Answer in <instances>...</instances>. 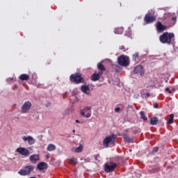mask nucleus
I'll return each mask as SVG.
<instances>
[{
	"mask_svg": "<svg viewBox=\"0 0 178 178\" xmlns=\"http://www.w3.org/2000/svg\"><path fill=\"white\" fill-rule=\"evenodd\" d=\"M175 38V33L164 32L159 36V41L161 44H167L168 45H170Z\"/></svg>",
	"mask_w": 178,
	"mask_h": 178,
	"instance_id": "obj_1",
	"label": "nucleus"
},
{
	"mask_svg": "<svg viewBox=\"0 0 178 178\" xmlns=\"http://www.w3.org/2000/svg\"><path fill=\"white\" fill-rule=\"evenodd\" d=\"M70 81L72 83H74L75 84H81L83 83H85L86 80L84 79V77H83L82 75H80L77 73L72 74L70 76Z\"/></svg>",
	"mask_w": 178,
	"mask_h": 178,
	"instance_id": "obj_2",
	"label": "nucleus"
},
{
	"mask_svg": "<svg viewBox=\"0 0 178 178\" xmlns=\"http://www.w3.org/2000/svg\"><path fill=\"white\" fill-rule=\"evenodd\" d=\"M116 138H118V136L115 134L106 136L103 140V145L106 147V148H108V147H109V144H115Z\"/></svg>",
	"mask_w": 178,
	"mask_h": 178,
	"instance_id": "obj_3",
	"label": "nucleus"
},
{
	"mask_svg": "<svg viewBox=\"0 0 178 178\" xmlns=\"http://www.w3.org/2000/svg\"><path fill=\"white\" fill-rule=\"evenodd\" d=\"M34 170V166L33 165H27L24 167V168L19 170L18 173L21 175V176H27V175H29Z\"/></svg>",
	"mask_w": 178,
	"mask_h": 178,
	"instance_id": "obj_4",
	"label": "nucleus"
},
{
	"mask_svg": "<svg viewBox=\"0 0 178 178\" xmlns=\"http://www.w3.org/2000/svg\"><path fill=\"white\" fill-rule=\"evenodd\" d=\"M118 65H120V66H129V65H130V61L129 60V57L126 56H120L118 58Z\"/></svg>",
	"mask_w": 178,
	"mask_h": 178,
	"instance_id": "obj_5",
	"label": "nucleus"
},
{
	"mask_svg": "<svg viewBox=\"0 0 178 178\" xmlns=\"http://www.w3.org/2000/svg\"><path fill=\"white\" fill-rule=\"evenodd\" d=\"M80 115L83 118H86V119L91 118V107L86 106L84 108L81 109L80 111Z\"/></svg>",
	"mask_w": 178,
	"mask_h": 178,
	"instance_id": "obj_6",
	"label": "nucleus"
},
{
	"mask_svg": "<svg viewBox=\"0 0 178 178\" xmlns=\"http://www.w3.org/2000/svg\"><path fill=\"white\" fill-rule=\"evenodd\" d=\"M156 20V17L151 15V13H148L145 15L144 17V22L146 24H151V23H154Z\"/></svg>",
	"mask_w": 178,
	"mask_h": 178,
	"instance_id": "obj_7",
	"label": "nucleus"
},
{
	"mask_svg": "<svg viewBox=\"0 0 178 178\" xmlns=\"http://www.w3.org/2000/svg\"><path fill=\"white\" fill-rule=\"evenodd\" d=\"M118 167V164L115 163H111V165L106 163L104 165V170L106 172V173H109L111 172H113L115 169Z\"/></svg>",
	"mask_w": 178,
	"mask_h": 178,
	"instance_id": "obj_8",
	"label": "nucleus"
},
{
	"mask_svg": "<svg viewBox=\"0 0 178 178\" xmlns=\"http://www.w3.org/2000/svg\"><path fill=\"white\" fill-rule=\"evenodd\" d=\"M156 30L157 33H163V31L168 30V26L162 24L161 22H157L156 23Z\"/></svg>",
	"mask_w": 178,
	"mask_h": 178,
	"instance_id": "obj_9",
	"label": "nucleus"
},
{
	"mask_svg": "<svg viewBox=\"0 0 178 178\" xmlns=\"http://www.w3.org/2000/svg\"><path fill=\"white\" fill-rule=\"evenodd\" d=\"M16 152H18V154H20V155H22V156H29L30 155V151L29 149H26V147H18L16 149Z\"/></svg>",
	"mask_w": 178,
	"mask_h": 178,
	"instance_id": "obj_10",
	"label": "nucleus"
},
{
	"mask_svg": "<svg viewBox=\"0 0 178 178\" xmlns=\"http://www.w3.org/2000/svg\"><path fill=\"white\" fill-rule=\"evenodd\" d=\"M31 108V102H26L21 108L22 113H27L29 109Z\"/></svg>",
	"mask_w": 178,
	"mask_h": 178,
	"instance_id": "obj_11",
	"label": "nucleus"
},
{
	"mask_svg": "<svg viewBox=\"0 0 178 178\" xmlns=\"http://www.w3.org/2000/svg\"><path fill=\"white\" fill-rule=\"evenodd\" d=\"M103 72H97L95 71L93 74L91 76L92 81H98L102 77Z\"/></svg>",
	"mask_w": 178,
	"mask_h": 178,
	"instance_id": "obj_12",
	"label": "nucleus"
},
{
	"mask_svg": "<svg viewBox=\"0 0 178 178\" xmlns=\"http://www.w3.org/2000/svg\"><path fill=\"white\" fill-rule=\"evenodd\" d=\"M134 74H140V76H144V68L143 66H136L134 70Z\"/></svg>",
	"mask_w": 178,
	"mask_h": 178,
	"instance_id": "obj_13",
	"label": "nucleus"
},
{
	"mask_svg": "<svg viewBox=\"0 0 178 178\" xmlns=\"http://www.w3.org/2000/svg\"><path fill=\"white\" fill-rule=\"evenodd\" d=\"M22 140L25 142L28 141V143L29 144V145H33V144L35 143V140L32 136H23Z\"/></svg>",
	"mask_w": 178,
	"mask_h": 178,
	"instance_id": "obj_14",
	"label": "nucleus"
},
{
	"mask_svg": "<svg viewBox=\"0 0 178 178\" xmlns=\"http://www.w3.org/2000/svg\"><path fill=\"white\" fill-rule=\"evenodd\" d=\"M31 163H37L40 161V156L38 154H33L29 157Z\"/></svg>",
	"mask_w": 178,
	"mask_h": 178,
	"instance_id": "obj_15",
	"label": "nucleus"
},
{
	"mask_svg": "<svg viewBox=\"0 0 178 178\" xmlns=\"http://www.w3.org/2000/svg\"><path fill=\"white\" fill-rule=\"evenodd\" d=\"M37 168L38 170H45L48 169V164H47L45 162H41L38 164Z\"/></svg>",
	"mask_w": 178,
	"mask_h": 178,
	"instance_id": "obj_16",
	"label": "nucleus"
},
{
	"mask_svg": "<svg viewBox=\"0 0 178 178\" xmlns=\"http://www.w3.org/2000/svg\"><path fill=\"white\" fill-rule=\"evenodd\" d=\"M81 90L82 92H83V94H86V95H88L91 91L90 90V87H88L87 85H82L81 87Z\"/></svg>",
	"mask_w": 178,
	"mask_h": 178,
	"instance_id": "obj_17",
	"label": "nucleus"
},
{
	"mask_svg": "<svg viewBox=\"0 0 178 178\" xmlns=\"http://www.w3.org/2000/svg\"><path fill=\"white\" fill-rule=\"evenodd\" d=\"M19 79L22 81H27L30 79V76L27 74H22L19 76Z\"/></svg>",
	"mask_w": 178,
	"mask_h": 178,
	"instance_id": "obj_18",
	"label": "nucleus"
},
{
	"mask_svg": "<svg viewBox=\"0 0 178 178\" xmlns=\"http://www.w3.org/2000/svg\"><path fill=\"white\" fill-rule=\"evenodd\" d=\"M159 122V120L156 117H154L150 119V124H152V126L156 125V124Z\"/></svg>",
	"mask_w": 178,
	"mask_h": 178,
	"instance_id": "obj_19",
	"label": "nucleus"
},
{
	"mask_svg": "<svg viewBox=\"0 0 178 178\" xmlns=\"http://www.w3.org/2000/svg\"><path fill=\"white\" fill-rule=\"evenodd\" d=\"M56 149V146L54 144H49L47 147V151L51 152V151H55Z\"/></svg>",
	"mask_w": 178,
	"mask_h": 178,
	"instance_id": "obj_20",
	"label": "nucleus"
},
{
	"mask_svg": "<svg viewBox=\"0 0 178 178\" xmlns=\"http://www.w3.org/2000/svg\"><path fill=\"white\" fill-rule=\"evenodd\" d=\"M97 68L99 70H100L99 72H102L103 73L106 70L105 66L102 65V63H99L97 64Z\"/></svg>",
	"mask_w": 178,
	"mask_h": 178,
	"instance_id": "obj_21",
	"label": "nucleus"
},
{
	"mask_svg": "<svg viewBox=\"0 0 178 178\" xmlns=\"http://www.w3.org/2000/svg\"><path fill=\"white\" fill-rule=\"evenodd\" d=\"M124 30V29H123V27L116 28L114 30V33H115V34H123Z\"/></svg>",
	"mask_w": 178,
	"mask_h": 178,
	"instance_id": "obj_22",
	"label": "nucleus"
},
{
	"mask_svg": "<svg viewBox=\"0 0 178 178\" xmlns=\"http://www.w3.org/2000/svg\"><path fill=\"white\" fill-rule=\"evenodd\" d=\"M125 143H133V138H129L127 135L124 134L122 136Z\"/></svg>",
	"mask_w": 178,
	"mask_h": 178,
	"instance_id": "obj_23",
	"label": "nucleus"
},
{
	"mask_svg": "<svg viewBox=\"0 0 178 178\" xmlns=\"http://www.w3.org/2000/svg\"><path fill=\"white\" fill-rule=\"evenodd\" d=\"M159 167H153L149 169V173H156V172H159Z\"/></svg>",
	"mask_w": 178,
	"mask_h": 178,
	"instance_id": "obj_24",
	"label": "nucleus"
},
{
	"mask_svg": "<svg viewBox=\"0 0 178 178\" xmlns=\"http://www.w3.org/2000/svg\"><path fill=\"white\" fill-rule=\"evenodd\" d=\"M174 119H175V115L170 114V119L167 121L168 124H172V123H173Z\"/></svg>",
	"mask_w": 178,
	"mask_h": 178,
	"instance_id": "obj_25",
	"label": "nucleus"
},
{
	"mask_svg": "<svg viewBox=\"0 0 178 178\" xmlns=\"http://www.w3.org/2000/svg\"><path fill=\"white\" fill-rule=\"evenodd\" d=\"M68 161L72 165H76L77 163V160L74 158L69 159Z\"/></svg>",
	"mask_w": 178,
	"mask_h": 178,
	"instance_id": "obj_26",
	"label": "nucleus"
},
{
	"mask_svg": "<svg viewBox=\"0 0 178 178\" xmlns=\"http://www.w3.org/2000/svg\"><path fill=\"white\" fill-rule=\"evenodd\" d=\"M140 119H143L144 120H147L148 118L145 116V113L144 111H140Z\"/></svg>",
	"mask_w": 178,
	"mask_h": 178,
	"instance_id": "obj_27",
	"label": "nucleus"
},
{
	"mask_svg": "<svg viewBox=\"0 0 178 178\" xmlns=\"http://www.w3.org/2000/svg\"><path fill=\"white\" fill-rule=\"evenodd\" d=\"M132 59H133V60H134V62H137V60H138V53H135L133 55Z\"/></svg>",
	"mask_w": 178,
	"mask_h": 178,
	"instance_id": "obj_28",
	"label": "nucleus"
},
{
	"mask_svg": "<svg viewBox=\"0 0 178 178\" xmlns=\"http://www.w3.org/2000/svg\"><path fill=\"white\" fill-rule=\"evenodd\" d=\"M83 151V145H80L79 147L75 149V152H81Z\"/></svg>",
	"mask_w": 178,
	"mask_h": 178,
	"instance_id": "obj_29",
	"label": "nucleus"
},
{
	"mask_svg": "<svg viewBox=\"0 0 178 178\" xmlns=\"http://www.w3.org/2000/svg\"><path fill=\"white\" fill-rule=\"evenodd\" d=\"M120 49H121V51H123L124 52H126V51L129 50V48H126L124 46H121Z\"/></svg>",
	"mask_w": 178,
	"mask_h": 178,
	"instance_id": "obj_30",
	"label": "nucleus"
},
{
	"mask_svg": "<svg viewBox=\"0 0 178 178\" xmlns=\"http://www.w3.org/2000/svg\"><path fill=\"white\" fill-rule=\"evenodd\" d=\"M165 91L168 92V94H172V90L169 88H166Z\"/></svg>",
	"mask_w": 178,
	"mask_h": 178,
	"instance_id": "obj_31",
	"label": "nucleus"
},
{
	"mask_svg": "<svg viewBox=\"0 0 178 178\" xmlns=\"http://www.w3.org/2000/svg\"><path fill=\"white\" fill-rule=\"evenodd\" d=\"M176 19H177V17H172L171 18L172 22H174L175 23H176Z\"/></svg>",
	"mask_w": 178,
	"mask_h": 178,
	"instance_id": "obj_32",
	"label": "nucleus"
},
{
	"mask_svg": "<svg viewBox=\"0 0 178 178\" xmlns=\"http://www.w3.org/2000/svg\"><path fill=\"white\" fill-rule=\"evenodd\" d=\"M159 149L158 147H154V148H153V152H158Z\"/></svg>",
	"mask_w": 178,
	"mask_h": 178,
	"instance_id": "obj_33",
	"label": "nucleus"
},
{
	"mask_svg": "<svg viewBox=\"0 0 178 178\" xmlns=\"http://www.w3.org/2000/svg\"><path fill=\"white\" fill-rule=\"evenodd\" d=\"M115 112H120V107H117V108H115Z\"/></svg>",
	"mask_w": 178,
	"mask_h": 178,
	"instance_id": "obj_34",
	"label": "nucleus"
},
{
	"mask_svg": "<svg viewBox=\"0 0 178 178\" xmlns=\"http://www.w3.org/2000/svg\"><path fill=\"white\" fill-rule=\"evenodd\" d=\"M98 156H99V154L95 155V161H98Z\"/></svg>",
	"mask_w": 178,
	"mask_h": 178,
	"instance_id": "obj_35",
	"label": "nucleus"
},
{
	"mask_svg": "<svg viewBox=\"0 0 178 178\" xmlns=\"http://www.w3.org/2000/svg\"><path fill=\"white\" fill-rule=\"evenodd\" d=\"M76 123H80L81 124H83V122H80L79 120H75Z\"/></svg>",
	"mask_w": 178,
	"mask_h": 178,
	"instance_id": "obj_36",
	"label": "nucleus"
},
{
	"mask_svg": "<svg viewBox=\"0 0 178 178\" xmlns=\"http://www.w3.org/2000/svg\"><path fill=\"white\" fill-rule=\"evenodd\" d=\"M153 107L154 108H158V104H156V103H154V104H153Z\"/></svg>",
	"mask_w": 178,
	"mask_h": 178,
	"instance_id": "obj_37",
	"label": "nucleus"
},
{
	"mask_svg": "<svg viewBox=\"0 0 178 178\" xmlns=\"http://www.w3.org/2000/svg\"><path fill=\"white\" fill-rule=\"evenodd\" d=\"M13 80V78H8L7 79V81H12Z\"/></svg>",
	"mask_w": 178,
	"mask_h": 178,
	"instance_id": "obj_38",
	"label": "nucleus"
},
{
	"mask_svg": "<svg viewBox=\"0 0 178 178\" xmlns=\"http://www.w3.org/2000/svg\"><path fill=\"white\" fill-rule=\"evenodd\" d=\"M51 106V103H47V104H46V106Z\"/></svg>",
	"mask_w": 178,
	"mask_h": 178,
	"instance_id": "obj_39",
	"label": "nucleus"
},
{
	"mask_svg": "<svg viewBox=\"0 0 178 178\" xmlns=\"http://www.w3.org/2000/svg\"><path fill=\"white\" fill-rule=\"evenodd\" d=\"M146 95L148 97H149L150 95H149V93H147Z\"/></svg>",
	"mask_w": 178,
	"mask_h": 178,
	"instance_id": "obj_40",
	"label": "nucleus"
},
{
	"mask_svg": "<svg viewBox=\"0 0 178 178\" xmlns=\"http://www.w3.org/2000/svg\"><path fill=\"white\" fill-rule=\"evenodd\" d=\"M72 133H76V130H75V129H73V130H72Z\"/></svg>",
	"mask_w": 178,
	"mask_h": 178,
	"instance_id": "obj_41",
	"label": "nucleus"
},
{
	"mask_svg": "<svg viewBox=\"0 0 178 178\" xmlns=\"http://www.w3.org/2000/svg\"><path fill=\"white\" fill-rule=\"evenodd\" d=\"M165 16H170V14H165Z\"/></svg>",
	"mask_w": 178,
	"mask_h": 178,
	"instance_id": "obj_42",
	"label": "nucleus"
},
{
	"mask_svg": "<svg viewBox=\"0 0 178 178\" xmlns=\"http://www.w3.org/2000/svg\"><path fill=\"white\" fill-rule=\"evenodd\" d=\"M34 76H35L36 75H35V74H34Z\"/></svg>",
	"mask_w": 178,
	"mask_h": 178,
	"instance_id": "obj_43",
	"label": "nucleus"
}]
</instances>
